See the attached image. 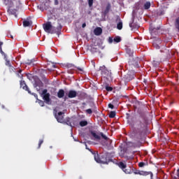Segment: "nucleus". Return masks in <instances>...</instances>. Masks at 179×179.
<instances>
[{
    "label": "nucleus",
    "instance_id": "bb28decb",
    "mask_svg": "<svg viewBox=\"0 0 179 179\" xmlns=\"http://www.w3.org/2000/svg\"><path fill=\"white\" fill-rule=\"evenodd\" d=\"M100 136H101L102 139H104L105 141H108V137L106 136L103 132L99 133Z\"/></svg>",
    "mask_w": 179,
    "mask_h": 179
},
{
    "label": "nucleus",
    "instance_id": "5701e85b",
    "mask_svg": "<svg viewBox=\"0 0 179 179\" xmlns=\"http://www.w3.org/2000/svg\"><path fill=\"white\" fill-rule=\"evenodd\" d=\"M90 107H91V109L94 111L97 110V107L96 106V103L94 102H90Z\"/></svg>",
    "mask_w": 179,
    "mask_h": 179
},
{
    "label": "nucleus",
    "instance_id": "3c124183",
    "mask_svg": "<svg viewBox=\"0 0 179 179\" xmlns=\"http://www.w3.org/2000/svg\"><path fill=\"white\" fill-rule=\"evenodd\" d=\"M82 27H83V29H85V27H86V23H83V25H82Z\"/></svg>",
    "mask_w": 179,
    "mask_h": 179
},
{
    "label": "nucleus",
    "instance_id": "58836bf2",
    "mask_svg": "<svg viewBox=\"0 0 179 179\" xmlns=\"http://www.w3.org/2000/svg\"><path fill=\"white\" fill-rule=\"evenodd\" d=\"M144 166H146V163H145V162H139L138 163V167H144Z\"/></svg>",
    "mask_w": 179,
    "mask_h": 179
},
{
    "label": "nucleus",
    "instance_id": "0eeeda50",
    "mask_svg": "<svg viewBox=\"0 0 179 179\" xmlns=\"http://www.w3.org/2000/svg\"><path fill=\"white\" fill-rule=\"evenodd\" d=\"M64 115H65V113L64 112H59L55 114V117L56 118L57 122H59L60 124L64 123Z\"/></svg>",
    "mask_w": 179,
    "mask_h": 179
},
{
    "label": "nucleus",
    "instance_id": "72a5a7b5",
    "mask_svg": "<svg viewBox=\"0 0 179 179\" xmlns=\"http://www.w3.org/2000/svg\"><path fill=\"white\" fill-rule=\"evenodd\" d=\"M85 113H86L87 114H93V109H92V108L87 109V110H85Z\"/></svg>",
    "mask_w": 179,
    "mask_h": 179
},
{
    "label": "nucleus",
    "instance_id": "6e6d98bb",
    "mask_svg": "<svg viewBox=\"0 0 179 179\" xmlns=\"http://www.w3.org/2000/svg\"><path fill=\"white\" fill-rule=\"evenodd\" d=\"M52 68H56V66L55 64H53Z\"/></svg>",
    "mask_w": 179,
    "mask_h": 179
},
{
    "label": "nucleus",
    "instance_id": "79ce46f5",
    "mask_svg": "<svg viewBox=\"0 0 179 179\" xmlns=\"http://www.w3.org/2000/svg\"><path fill=\"white\" fill-rule=\"evenodd\" d=\"M152 64L155 66H159V62H157V61H155V60L153 61Z\"/></svg>",
    "mask_w": 179,
    "mask_h": 179
},
{
    "label": "nucleus",
    "instance_id": "2eb2a0df",
    "mask_svg": "<svg viewBox=\"0 0 179 179\" xmlns=\"http://www.w3.org/2000/svg\"><path fill=\"white\" fill-rule=\"evenodd\" d=\"M90 134L93 136V138H94L95 141H100V139H101V137L100 136V135L96 134V132L92 131Z\"/></svg>",
    "mask_w": 179,
    "mask_h": 179
},
{
    "label": "nucleus",
    "instance_id": "f3484780",
    "mask_svg": "<svg viewBox=\"0 0 179 179\" xmlns=\"http://www.w3.org/2000/svg\"><path fill=\"white\" fill-rule=\"evenodd\" d=\"M94 33L95 36H100L101 34V33H103V29L100 27H96L94 30Z\"/></svg>",
    "mask_w": 179,
    "mask_h": 179
},
{
    "label": "nucleus",
    "instance_id": "f8f14e48",
    "mask_svg": "<svg viewBox=\"0 0 179 179\" xmlns=\"http://www.w3.org/2000/svg\"><path fill=\"white\" fill-rule=\"evenodd\" d=\"M78 96V92L75 90H70L68 94L69 99H75Z\"/></svg>",
    "mask_w": 179,
    "mask_h": 179
},
{
    "label": "nucleus",
    "instance_id": "a211bd4d",
    "mask_svg": "<svg viewBox=\"0 0 179 179\" xmlns=\"http://www.w3.org/2000/svg\"><path fill=\"white\" fill-rule=\"evenodd\" d=\"M117 20H119V22L117 24V29L118 30H122V22L121 21V18L117 17Z\"/></svg>",
    "mask_w": 179,
    "mask_h": 179
},
{
    "label": "nucleus",
    "instance_id": "7ed1b4c3",
    "mask_svg": "<svg viewBox=\"0 0 179 179\" xmlns=\"http://www.w3.org/2000/svg\"><path fill=\"white\" fill-rule=\"evenodd\" d=\"M94 155V160L96 163H100L101 164H108L110 162H113L111 157H110V154L108 152H103L99 155L98 152H92Z\"/></svg>",
    "mask_w": 179,
    "mask_h": 179
},
{
    "label": "nucleus",
    "instance_id": "e433bc0d",
    "mask_svg": "<svg viewBox=\"0 0 179 179\" xmlns=\"http://www.w3.org/2000/svg\"><path fill=\"white\" fill-rule=\"evenodd\" d=\"M38 104L41 106V107H44V101L40 100V99H38Z\"/></svg>",
    "mask_w": 179,
    "mask_h": 179
},
{
    "label": "nucleus",
    "instance_id": "a878e982",
    "mask_svg": "<svg viewBox=\"0 0 179 179\" xmlns=\"http://www.w3.org/2000/svg\"><path fill=\"white\" fill-rule=\"evenodd\" d=\"M138 176H149V173L147 171H139Z\"/></svg>",
    "mask_w": 179,
    "mask_h": 179
},
{
    "label": "nucleus",
    "instance_id": "a18cd8bd",
    "mask_svg": "<svg viewBox=\"0 0 179 179\" xmlns=\"http://www.w3.org/2000/svg\"><path fill=\"white\" fill-rule=\"evenodd\" d=\"M85 146H86V149H87V150H90V152H92V155H93V153H96V152L92 151V149H90V148L87 147V145L85 144Z\"/></svg>",
    "mask_w": 179,
    "mask_h": 179
},
{
    "label": "nucleus",
    "instance_id": "37998d69",
    "mask_svg": "<svg viewBox=\"0 0 179 179\" xmlns=\"http://www.w3.org/2000/svg\"><path fill=\"white\" fill-rule=\"evenodd\" d=\"M0 52H1V54H2L3 55H4V57H6V55L5 54V52H3V50H2V47H0Z\"/></svg>",
    "mask_w": 179,
    "mask_h": 179
},
{
    "label": "nucleus",
    "instance_id": "13d9d810",
    "mask_svg": "<svg viewBox=\"0 0 179 179\" xmlns=\"http://www.w3.org/2000/svg\"><path fill=\"white\" fill-rule=\"evenodd\" d=\"M163 1H166V0H163Z\"/></svg>",
    "mask_w": 179,
    "mask_h": 179
},
{
    "label": "nucleus",
    "instance_id": "cd10ccee",
    "mask_svg": "<svg viewBox=\"0 0 179 179\" xmlns=\"http://www.w3.org/2000/svg\"><path fill=\"white\" fill-rule=\"evenodd\" d=\"M150 8V1H147L145 4H144V9L148 10Z\"/></svg>",
    "mask_w": 179,
    "mask_h": 179
},
{
    "label": "nucleus",
    "instance_id": "8fccbe9b",
    "mask_svg": "<svg viewBox=\"0 0 179 179\" xmlns=\"http://www.w3.org/2000/svg\"><path fill=\"white\" fill-rule=\"evenodd\" d=\"M58 3H59L58 0H55V5H58Z\"/></svg>",
    "mask_w": 179,
    "mask_h": 179
},
{
    "label": "nucleus",
    "instance_id": "ea45409f",
    "mask_svg": "<svg viewBox=\"0 0 179 179\" xmlns=\"http://www.w3.org/2000/svg\"><path fill=\"white\" fill-rule=\"evenodd\" d=\"M89 6H93V0H88Z\"/></svg>",
    "mask_w": 179,
    "mask_h": 179
},
{
    "label": "nucleus",
    "instance_id": "c85d7f7f",
    "mask_svg": "<svg viewBox=\"0 0 179 179\" xmlns=\"http://www.w3.org/2000/svg\"><path fill=\"white\" fill-rule=\"evenodd\" d=\"M113 41H114L115 43H120V41H121V37H120V36H115V37L114 38V39H113Z\"/></svg>",
    "mask_w": 179,
    "mask_h": 179
},
{
    "label": "nucleus",
    "instance_id": "412c9836",
    "mask_svg": "<svg viewBox=\"0 0 179 179\" xmlns=\"http://www.w3.org/2000/svg\"><path fill=\"white\" fill-rule=\"evenodd\" d=\"M34 62H36V59H27L25 62L26 65H34Z\"/></svg>",
    "mask_w": 179,
    "mask_h": 179
},
{
    "label": "nucleus",
    "instance_id": "864d4df0",
    "mask_svg": "<svg viewBox=\"0 0 179 179\" xmlns=\"http://www.w3.org/2000/svg\"><path fill=\"white\" fill-rule=\"evenodd\" d=\"M82 105H83V106H86V103L83 102V103H82Z\"/></svg>",
    "mask_w": 179,
    "mask_h": 179
},
{
    "label": "nucleus",
    "instance_id": "c03bdc74",
    "mask_svg": "<svg viewBox=\"0 0 179 179\" xmlns=\"http://www.w3.org/2000/svg\"><path fill=\"white\" fill-rule=\"evenodd\" d=\"M108 106V108H111V110L114 108V105H113V103H109Z\"/></svg>",
    "mask_w": 179,
    "mask_h": 179
},
{
    "label": "nucleus",
    "instance_id": "1a4fd4ad",
    "mask_svg": "<svg viewBox=\"0 0 179 179\" xmlns=\"http://www.w3.org/2000/svg\"><path fill=\"white\" fill-rule=\"evenodd\" d=\"M34 87H39L36 88L38 90H40V87H43L44 86V84L43 83V81L40 80L39 78H37L35 80V83L34 84Z\"/></svg>",
    "mask_w": 179,
    "mask_h": 179
},
{
    "label": "nucleus",
    "instance_id": "aec40b11",
    "mask_svg": "<svg viewBox=\"0 0 179 179\" xmlns=\"http://www.w3.org/2000/svg\"><path fill=\"white\" fill-rule=\"evenodd\" d=\"M63 124H66L72 128V122H71V118L67 117L65 120H64Z\"/></svg>",
    "mask_w": 179,
    "mask_h": 179
},
{
    "label": "nucleus",
    "instance_id": "f03ea898",
    "mask_svg": "<svg viewBox=\"0 0 179 179\" xmlns=\"http://www.w3.org/2000/svg\"><path fill=\"white\" fill-rule=\"evenodd\" d=\"M3 3L8 6L7 12L8 15H13L15 17H17L16 14L19 10L20 6V1L19 0H2Z\"/></svg>",
    "mask_w": 179,
    "mask_h": 179
},
{
    "label": "nucleus",
    "instance_id": "2f4dec72",
    "mask_svg": "<svg viewBox=\"0 0 179 179\" xmlns=\"http://www.w3.org/2000/svg\"><path fill=\"white\" fill-rule=\"evenodd\" d=\"M115 111H111L109 114V118H115Z\"/></svg>",
    "mask_w": 179,
    "mask_h": 179
},
{
    "label": "nucleus",
    "instance_id": "4d7b16f0",
    "mask_svg": "<svg viewBox=\"0 0 179 179\" xmlns=\"http://www.w3.org/2000/svg\"><path fill=\"white\" fill-rule=\"evenodd\" d=\"M19 73H22V70H19Z\"/></svg>",
    "mask_w": 179,
    "mask_h": 179
},
{
    "label": "nucleus",
    "instance_id": "6ab92c4d",
    "mask_svg": "<svg viewBox=\"0 0 179 179\" xmlns=\"http://www.w3.org/2000/svg\"><path fill=\"white\" fill-rule=\"evenodd\" d=\"M160 51H161V52H164V55H165V57L170 55V49L164 48Z\"/></svg>",
    "mask_w": 179,
    "mask_h": 179
},
{
    "label": "nucleus",
    "instance_id": "09e8293b",
    "mask_svg": "<svg viewBox=\"0 0 179 179\" xmlns=\"http://www.w3.org/2000/svg\"><path fill=\"white\" fill-rule=\"evenodd\" d=\"M77 69L80 72H83V69L82 68L78 67Z\"/></svg>",
    "mask_w": 179,
    "mask_h": 179
},
{
    "label": "nucleus",
    "instance_id": "4be33fe9",
    "mask_svg": "<svg viewBox=\"0 0 179 179\" xmlns=\"http://www.w3.org/2000/svg\"><path fill=\"white\" fill-rule=\"evenodd\" d=\"M126 53L127 55H129V57H132V55H134V50H131L129 48H127L126 49Z\"/></svg>",
    "mask_w": 179,
    "mask_h": 179
},
{
    "label": "nucleus",
    "instance_id": "4c0bfd02",
    "mask_svg": "<svg viewBox=\"0 0 179 179\" xmlns=\"http://www.w3.org/2000/svg\"><path fill=\"white\" fill-rule=\"evenodd\" d=\"M106 90L107 92H113V88L111 87L106 86Z\"/></svg>",
    "mask_w": 179,
    "mask_h": 179
},
{
    "label": "nucleus",
    "instance_id": "7c9ffc66",
    "mask_svg": "<svg viewBox=\"0 0 179 179\" xmlns=\"http://www.w3.org/2000/svg\"><path fill=\"white\" fill-rule=\"evenodd\" d=\"M57 30L56 33L57 34H58V33H59V31H61V30L62 29V26L61 25V24H59V26L57 27Z\"/></svg>",
    "mask_w": 179,
    "mask_h": 179
},
{
    "label": "nucleus",
    "instance_id": "423d86ee",
    "mask_svg": "<svg viewBox=\"0 0 179 179\" xmlns=\"http://www.w3.org/2000/svg\"><path fill=\"white\" fill-rule=\"evenodd\" d=\"M117 166L121 169V170H122V171H124V173H125V174H131L132 172L131 171V168L127 169V164L120 162L117 163Z\"/></svg>",
    "mask_w": 179,
    "mask_h": 179
},
{
    "label": "nucleus",
    "instance_id": "c9c22d12",
    "mask_svg": "<svg viewBox=\"0 0 179 179\" xmlns=\"http://www.w3.org/2000/svg\"><path fill=\"white\" fill-rule=\"evenodd\" d=\"M43 142L44 141L43 139L39 140L38 149H40V148H41V145H43Z\"/></svg>",
    "mask_w": 179,
    "mask_h": 179
},
{
    "label": "nucleus",
    "instance_id": "de8ad7c7",
    "mask_svg": "<svg viewBox=\"0 0 179 179\" xmlns=\"http://www.w3.org/2000/svg\"><path fill=\"white\" fill-rule=\"evenodd\" d=\"M33 96H34L35 99H37L38 100V96L36 94L32 93Z\"/></svg>",
    "mask_w": 179,
    "mask_h": 179
},
{
    "label": "nucleus",
    "instance_id": "9b49d317",
    "mask_svg": "<svg viewBox=\"0 0 179 179\" xmlns=\"http://www.w3.org/2000/svg\"><path fill=\"white\" fill-rule=\"evenodd\" d=\"M20 87H22L24 90L28 92L29 94H31V92L29 89V87H27V85H26V82H24V80L20 81Z\"/></svg>",
    "mask_w": 179,
    "mask_h": 179
},
{
    "label": "nucleus",
    "instance_id": "393cba45",
    "mask_svg": "<svg viewBox=\"0 0 179 179\" xmlns=\"http://www.w3.org/2000/svg\"><path fill=\"white\" fill-rule=\"evenodd\" d=\"M31 24L28 20L23 21V26L24 27H29Z\"/></svg>",
    "mask_w": 179,
    "mask_h": 179
},
{
    "label": "nucleus",
    "instance_id": "a19ab883",
    "mask_svg": "<svg viewBox=\"0 0 179 179\" xmlns=\"http://www.w3.org/2000/svg\"><path fill=\"white\" fill-rule=\"evenodd\" d=\"M6 66H11V65H10V61H9V60H6Z\"/></svg>",
    "mask_w": 179,
    "mask_h": 179
},
{
    "label": "nucleus",
    "instance_id": "20e7f679",
    "mask_svg": "<svg viewBox=\"0 0 179 179\" xmlns=\"http://www.w3.org/2000/svg\"><path fill=\"white\" fill-rule=\"evenodd\" d=\"M43 27L45 33H48L49 34H55V33H57V30H55V27H52L51 22L44 23Z\"/></svg>",
    "mask_w": 179,
    "mask_h": 179
},
{
    "label": "nucleus",
    "instance_id": "5fc2aeb1",
    "mask_svg": "<svg viewBox=\"0 0 179 179\" xmlns=\"http://www.w3.org/2000/svg\"><path fill=\"white\" fill-rule=\"evenodd\" d=\"M10 38L13 39V36L12 35H10Z\"/></svg>",
    "mask_w": 179,
    "mask_h": 179
},
{
    "label": "nucleus",
    "instance_id": "f257e3e1",
    "mask_svg": "<svg viewBox=\"0 0 179 179\" xmlns=\"http://www.w3.org/2000/svg\"><path fill=\"white\" fill-rule=\"evenodd\" d=\"M148 112H141L139 115L136 116L133 122L130 123L133 131L138 138V139H141L142 136L145 135L146 129L148 128Z\"/></svg>",
    "mask_w": 179,
    "mask_h": 179
},
{
    "label": "nucleus",
    "instance_id": "603ef678",
    "mask_svg": "<svg viewBox=\"0 0 179 179\" xmlns=\"http://www.w3.org/2000/svg\"><path fill=\"white\" fill-rule=\"evenodd\" d=\"M2 45H3V42H0V47H2Z\"/></svg>",
    "mask_w": 179,
    "mask_h": 179
},
{
    "label": "nucleus",
    "instance_id": "6e6552de",
    "mask_svg": "<svg viewBox=\"0 0 179 179\" xmlns=\"http://www.w3.org/2000/svg\"><path fill=\"white\" fill-rule=\"evenodd\" d=\"M48 90L47 89H45L43 90L42 92V95L43 96V100H45V101L46 103H50V93H47Z\"/></svg>",
    "mask_w": 179,
    "mask_h": 179
},
{
    "label": "nucleus",
    "instance_id": "b1692460",
    "mask_svg": "<svg viewBox=\"0 0 179 179\" xmlns=\"http://www.w3.org/2000/svg\"><path fill=\"white\" fill-rule=\"evenodd\" d=\"M175 27L177 29V30H179V17L176 19Z\"/></svg>",
    "mask_w": 179,
    "mask_h": 179
},
{
    "label": "nucleus",
    "instance_id": "473e14b6",
    "mask_svg": "<svg viewBox=\"0 0 179 179\" xmlns=\"http://www.w3.org/2000/svg\"><path fill=\"white\" fill-rule=\"evenodd\" d=\"M91 52L93 53L99 52V49H97V48L93 47L91 48Z\"/></svg>",
    "mask_w": 179,
    "mask_h": 179
},
{
    "label": "nucleus",
    "instance_id": "4468645a",
    "mask_svg": "<svg viewBox=\"0 0 179 179\" xmlns=\"http://www.w3.org/2000/svg\"><path fill=\"white\" fill-rule=\"evenodd\" d=\"M110 9H111V4L108 3L106 7V9L103 12L104 16H107L108 12H110Z\"/></svg>",
    "mask_w": 179,
    "mask_h": 179
},
{
    "label": "nucleus",
    "instance_id": "f704fd0d",
    "mask_svg": "<svg viewBox=\"0 0 179 179\" xmlns=\"http://www.w3.org/2000/svg\"><path fill=\"white\" fill-rule=\"evenodd\" d=\"M132 171H134V174H138V175H139V170H138V169H135V168H133L132 169Z\"/></svg>",
    "mask_w": 179,
    "mask_h": 179
},
{
    "label": "nucleus",
    "instance_id": "ddd939ff",
    "mask_svg": "<svg viewBox=\"0 0 179 179\" xmlns=\"http://www.w3.org/2000/svg\"><path fill=\"white\" fill-rule=\"evenodd\" d=\"M160 43H162V40L158 39L157 41H155L153 42L152 45L155 48H156L157 50H159L160 48V45H159Z\"/></svg>",
    "mask_w": 179,
    "mask_h": 179
},
{
    "label": "nucleus",
    "instance_id": "49530a36",
    "mask_svg": "<svg viewBox=\"0 0 179 179\" xmlns=\"http://www.w3.org/2000/svg\"><path fill=\"white\" fill-rule=\"evenodd\" d=\"M113 41H114V39H113V38H111V37H109L108 43H110V44H111V43H113Z\"/></svg>",
    "mask_w": 179,
    "mask_h": 179
},
{
    "label": "nucleus",
    "instance_id": "dca6fc26",
    "mask_svg": "<svg viewBox=\"0 0 179 179\" xmlns=\"http://www.w3.org/2000/svg\"><path fill=\"white\" fill-rule=\"evenodd\" d=\"M65 96V91L62 89L59 90V91L57 92V97L59 99H62V97H64Z\"/></svg>",
    "mask_w": 179,
    "mask_h": 179
},
{
    "label": "nucleus",
    "instance_id": "39448f33",
    "mask_svg": "<svg viewBox=\"0 0 179 179\" xmlns=\"http://www.w3.org/2000/svg\"><path fill=\"white\" fill-rule=\"evenodd\" d=\"M99 71H101V76H103V78L111 77V71H108V69H107V67H106V66H100Z\"/></svg>",
    "mask_w": 179,
    "mask_h": 179
},
{
    "label": "nucleus",
    "instance_id": "9d476101",
    "mask_svg": "<svg viewBox=\"0 0 179 179\" xmlns=\"http://www.w3.org/2000/svg\"><path fill=\"white\" fill-rule=\"evenodd\" d=\"M159 29H160V27H157V28L150 27V31L152 37L155 38L156 36H157L159 34V32L157 31V30H159Z\"/></svg>",
    "mask_w": 179,
    "mask_h": 179
},
{
    "label": "nucleus",
    "instance_id": "c756f323",
    "mask_svg": "<svg viewBox=\"0 0 179 179\" xmlns=\"http://www.w3.org/2000/svg\"><path fill=\"white\" fill-rule=\"evenodd\" d=\"M80 125L81 127H86V125H87V121L86 120H83L80 122Z\"/></svg>",
    "mask_w": 179,
    "mask_h": 179
}]
</instances>
